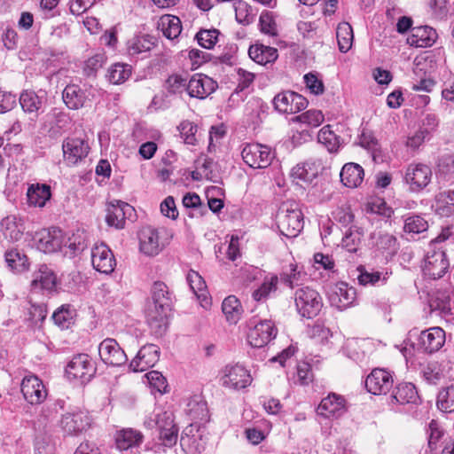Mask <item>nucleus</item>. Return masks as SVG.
<instances>
[{
  "label": "nucleus",
  "instance_id": "f257e3e1",
  "mask_svg": "<svg viewBox=\"0 0 454 454\" xmlns=\"http://www.w3.org/2000/svg\"><path fill=\"white\" fill-rule=\"evenodd\" d=\"M304 217L301 207L294 200L284 202L278 214V227L287 238L296 237L303 229Z\"/></svg>",
  "mask_w": 454,
  "mask_h": 454
},
{
  "label": "nucleus",
  "instance_id": "f03ea898",
  "mask_svg": "<svg viewBox=\"0 0 454 454\" xmlns=\"http://www.w3.org/2000/svg\"><path fill=\"white\" fill-rule=\"evenodd\" d=\"M218 376L222 387L236 391L247 387L253 380L250 372L239 364H226Z\"/></svg>",
  "mask_w": 454,
  "mask_h": 454
},
{
  "label": "nucleus",
  "instance_id": "7ed1b4c3",
  "mask_svg": "<svg viewBox=\"0 0 454 454\" xmlns=\"http://www.w3.org/2000/svg\"><path fill=\"white\" fill-rule=\"evenodd\" d=\"M294 302L298 313L306 318H313L317 316L323 307L320 294L309 286L295 291Z\"/></svg>",
  "mask_w": 454,
  "mask_h": 454
},
{
  "label": "nucleus",
  "instance_id": "20e7f679",
  "mask_svg": "<svg viewBox=\"0 0 454 454\" xmlns=\"http://www.w3.org/2000/svg\"><path fill=\"white\" fill-rule=\"evenodd\" d=\"M449 266L445 248L435 247V244L429 245L422 268L425 277L431 279L441 278L447 272Z\"/></svg>",
  "mask_w": 454,
  "mask_h": 454
},
{
  "label": "nucleus",
  "instance_id": "39448f33",
  "mask_svg": "<svg viewBox=\"0 0 454 454\" xmlns=\"http://www.w3.org/2000/svg\"><path fill=\"white\" fill-rule=\"evenodd\" d=\"M247 341L254 348H262L270 343L278 334V329L271 320L257 321L251 318L248 322Z\"/></svg>",
  "mask_w": 454,
  "mask_h": 454
},
{
  "label": "nucleus",
  "instance_id": "423d86ee",
  "mask_svg": "<svg viewBox=\"0 0 454 454\" xmlns=\"http://www.w3.org/2000/svg\"><path fill=\"white\" fill-rule=\"evenodd\" d=\"M432 176V169L428 165L411 163L404 170L403 182L411 192L417 193L431 183Z\"/></svg>",
  "mask_w": 454,
  "mask_h": 454
},
{
  "label": "nucleus",
  "instance_id": "0eeeda50",
  "mask_svg": "<svg viewBox=\"0 0 454 454\" xmlns=\"http://www.w3.org/2000/svg\"><path fill=\"white\" fill-rule=\"evenodd\" d=\"M427 434V446L420 454H454L453 440L445 436L436 421L429 423Z\"/></svg>",
  "mask_w": 454,
  "mask_h": 454
},
{
  "label": "nucleus",
  "instance_id": "6e6552de",
  "mask_svg": "<svg viewBox=\"0 0 454 454\" xmlns=\"http://www.w3.org/2000/svg\"><path fill=\"white\" fill-rule=\"evenodd\" d=\"M66 373L70 380L81 383L89 382L96 373V366L87 354H79L70 360L66 367Z\"/></svg>",
  "mask_w": 454,
  "mask_h": 454
},
{
  "label": "nucleus",
  "instance_id": "1a4fd4ad",
  "mask_svg": "<svg viewBox=\"0 0 454 454\" xmlns=\"http://www.w3.org/2000/svg\"><path fill=\"white\" fill-rule=\"evenodd\" d=\"M242 158L251 168H263L270 164L273 153L267 144H247L242 150Z\"/></svg>",
  "mask_w": 454,
  "mask_h": 454
},
{
  "label": "nucleus",
  "instance_id": "9d476101",
  "mask_svg": "<svg viewBox=\"0 0 454 454\" xmlns=\"http://www.w3.org/2000/svg\"><path fill=\"white\" fill-rule=\"evenodd\" d=\"M90 422L91 419L87 411L75 408L62 415L59 427L64 434L74 435L89 428Z\"/></svg>",
  "mask_w": 454,
  "mask_h": 454
},
{
  "label": "nucleus",
  "instance_id": "9b49d317",
  "mask_svg": "<svg viewBox=\"0 0 454 454\" xmlns=\"http://www.w3.org/2000/svg\"><path fill=\"white\" fill-rule=\"evenodd\" d=\"M144 438L139 430L131 427L122 428L115 434L116 448L122 454H137Z\"/></svg>",
  "mask_w": 454,
  "mask_h": 454
},
{
  "label": "nucleus",
  "instance_id": "f8f14e48",
  "mask_svg": "<svg viewBox=\"0 0 454 454\" xmlns=\"http://www.w3.org/2000/svg\"><path fill=\"white\" fill-rule=\"evenodd\" d=\"M98 355L102 362L111 366H121L126 364L128 357L116 340L106 338L98 345Z\"/></svg>",
  "mask_w": 454,
  "mask_h": 454
},
{
  "label": "nucleus",
  "instance_id": "ddd939ff",
  "mask_svg": "<svg viewBox=\"0 0 454 454\" xmlns=\"http://www.w3.org/2000/svg\"><path fill=\"white\" fill-rule=\"evenodd\" d=\"M274 106L280 113L293 114L304 110L308 100L294 91H283L275 96Z\"/></svg>",
  "mask_w": 454,
  "mask_h": 454
},
{
  "label": "nucleus",
  "instance_id": "4468645a",
  "mask_svg": "<svg viewBox=\"0 0 454 454\" xmlns=\"http://www.w3.org/2000/svg\"><path fill=\"white\" fill-rule=\"evenodd\" d=\"M20 388L25 400L32 405L42 403L48 395L43 381L34 374L23 378Z\"/></svg>",
  "mask_w": 454,
  "mask_h": 454
},
{
  "label": "nucleus",
  "instance_id": "2eb2a0df",
  "mask_svg": "<svg viewBox=\"0 0 454 454\" xmlns=\"http://www.w3.org/2000/svg\"><path fill=\"white\" fill-rule=\"evenodd\" d=\"M139 249L148 256H155L164 248L160 231L152 226H145L138 232Z\"/></svg>",
  "mask_w": 454,
  "mask_h": 454
},
{
  "label": "nucleus",
  "instance_id": "dca6fc26",
  "mask_svg": "<svg viewBox=\"0 0 454 454\" xmlns=\"http://www.w3.org/2000/svg\"><path fill=\"white\" fill-rule=\"evenodd\" d=\"M347 411L346 399L336 393L324 397L317 408V414L325 419H338Z\"/></svg>",
  "mask_w": 454,
  "mask_h": 454
},
{
  "label": "nucleus",
  "instance_id": "f3484780",
  "mask_svg": "<svg viewBox=\"0 0 454 454\" xmlns=\"http://www.w3.org/2000/svg\"><path fill=\"white\" fill-rule=\"evenodd\" d=\"M371 246L387 259L394 256L399 250L396 237L381 230H375L369 237Z\"/></svg>",
  "mask_w": 454,
  "mask_h": 454
},
{
  "label": "nucleus",
  "instance_id": "a211bd4d",
  "mask_svg": "<svg viewBox=\"0 0 454 454\" xmlns=\"http://www.w3.org/2000/svg\"><path fill=\"white\" fill-rule=\"evenodd\" d=\"M393 383L394 380L390 372L376 368L367 376L365 387L373 395H385L392 388Z\"/></svg>",
  "mask_w": 454,
  "mask_h": 454
},
{
  "label": "nucleus",
  "instance_id": "6ab92c4d",
  "mask_svg": "<svg viewBox=\"0 0 454 454\" xmlns=\"http://www.w3.org/2000/svg\"><path fill=\"white\" fill-rule=\"evenodd\" d=\"M91 263L97 271L106 275L112 273L116 266L113 252L103 243L92 247Z\"/></svg>",
  "mask_w": 454,
  "mask_h": 454
},
{
  "label": "nucleus",
  "instance_id": "aec40b11",
  "mask_svg": "<svg viewBox=\"0 0 454 454\" xmlns=\"http://www.w3.org/2000/svg\"><path fill=\"white\" fill-rule=\"evenodd\" d=\"M169 306L149 303L145 310L146 322L157 335L165 333L168 327V312Z\"/></svg>",
  "mask_w": 454,
  "mask_h": 454
},
{
  "label": "nucleus",
  "instance_id": "412c9836",
  "mask_svg": "<svg viewBox=\"0 0 454 454\" xmlns=\"http://www.w3.org/2000/svg\"><path fill=\"white\" fill-rule=\"evenodd\" d=\"M35 239L37 249L43 253H54L63 247V234L59 229L41 230Z\"/></svg>",
  "mask_w": 454,
  "mask_h": 454
},
{
  "label": "nucleus",
  "instance_id": "4be33fe9",
  "mask_svg": "<svg viewBox=\"0 0 454 454\" xmlns=\"http://www.w3.org/2000/svg\"><path fill=\"white\" fill-rule=\"evenodd\" d=\"M217 88V83L210 77L196 74L187 82V92L190 97L199 99L206 98Z\"/></svg>",
  "mask_w": 454,
  "mask_h": 454
},
{
  "label": "nucleus",
  "instance_id": "5701e85b",
  "mask_svg": "<svg viewBox=\"0 0 454 454\" xmlns=\"http://www.w3.org/2000/svg\"><path fill=\"white\" fill-rule=\"evenodd\" d=\"M160 358V348L154 344L143 346L129 364L133 372H144L153 367Z\"/></svg>",
  "mask_w": 454,
  "mask_h": 454
},
{
  "label": "nucleus",
  "instance_id": "b1692460",
  "mask_svg": "<svg viewBox=\"0 0 454 454\" xmlns=\"http://www.w3.org/2000/svg\"><path fill=\"white\" fill-rule=\"evenodd\" d=\"M445 343V332L441 327H431L422 331L419 337V347L426 353L440 350Z\"/></svg>",
  "mask_w": 454,
  "mask_h": 454
},
{
  "label": "nucleus",
  "instance_id": "393cba45",
  "mask_svg": "<svg viewBox=\"0 0 454 454\" xmlns=\"http://www.w3.org/2000/svg\"><path fill=\"white\" fill-rule=\"evenodd\" d=\"M134 208L123 201L110 202L107 206L106 221L109 226L116 229L124 228L125 221L130 217Z\"/></svg>",
  "mask_w": 454,
  "mask_h": 454
},
{
  "label": "nucleus",
  "instance_id": "a878e982",
  "mask_svg": "<svg viewBox=\"0 0 454 454\" xmlns=\"http://www.w3.org/2000/svg\"><path fill=\"white\" fill-rule=\"evenodd\" d=\"M450 287L435 289L429 294L428 304L432 311H438L442 316L452 315L453 301Z\"/></svg>",
  "mask_w": 454,
  "mask_h": 454
},
{
  "label": "nucleus",
  "instance_id": "bb28decb",
  "mask_svg": "<svg viewBox=\"0 0 454 454\" xmlns=\"http://www.w3.org/2000/svg\"><path fill=\"white\" fill-rule=\"evenodd\" d=\"M157 425L160 430L159 439L166 447L176 445L178 436V427L174 423L172 414L164 412L159 416Z\"/></svg>",
  "mask_w": 454,
  "mask_h": 454
},
{
  "label": "nucleus",
  "instance_id": "cd10ccee",
  "mask_svg": "<svg viewBox=\"0 0 454 454\" xmlns=\"http://www.w3.org/2000/svg\"><path fill=\"white\" fill-rule=\"evenodd\" d=\"M57 285V277L53 270L45 264H42L34 271L31 280V289L34 292L52 291Z\"/></svg>",
  "mask_w": 454,
  "mask_h": 454
},
{
  "label": "nucleus",
  "instance_id": "c85d7f7f",
  "mask_svg": "<svg viewBox=\"0 0 454 454\" xmlns=\"http://www.w3.org/2000/svg\"><path fill=\"white\" fill-rule=\"evenodd\" d=\"M322 169L323 167L320 160H309L294 166L291 169L290 176L294 180L310 184L317 177Z\"/></svg>",
  "mask_w": 454,
  "mask_h": 454
},
{
  "label": "nucleus",
  "instance_id": "c756f323",
  "mask_svg": "<svg viewBox=\"0 0 454 454\" xmlns=\"http://www.w3.org/2000/svg\"><path fill=\"white\" fill-rule=\"evenodd\" d=\"M356 300V290L340 282L337 284L329 295V301L332 306L340 310H343L351 306Z\"/></svg>",
  "mask_w": 454,
  "mask_h": 454
},
{
  "label": "nucleus",
  "instance_id": "7c9ffc66",
  "mask_svg": "<svg viewBox=\"0 0 454 454\" xmlns=\"http://www.w3.org/2000/svg\"><path fill=\"white\" fill-rule=\"evenodd\" d=\"M437 39L436 31L428 26H420L411 28L407 37V43L417 48L432 46Z\"/></svg>",
  "mask_w": 454,
  "mask_h": 454
},
{
  "label": "nucleus",
  "instance_id": "2f4dec72",
  "mask_svg": "<svg viewBox=\"0 0 454 454\" xmlns=\"http://www.w3.org/2000/svg\"><path fill=\"white\" fill-rule=\"evenodd\" d=\"M248 55L255 63L266 66L274 63L278 58V49L262 43H255L249 47Z\"/></svg>",
  "mask_w": 454,
  "mask_h": 454
},
{
  "label": "nucleus",
  "instance_id": "473e14b6",
  "mask_svg": "<svg viewBox=\"0 0 454 454\" xmlns=\"http://www.w3.org/2000/svg\"><path fill=\"white\" fill-rule=\"evenodd\" d=\"M185 413L195 422L207 419V406L200 395H193L185 401Z\"/></svg>",
  "mask_w": 454,
  "mask_h": 454
},
{
  "label": "nucleus",
  "instance_id": "72a5a7b5",
  "mask_svg": "<svg viewBox=\"0 0 454 454\" xmlns=\"http://www.w3.org/2000/svg\"><path fill=\"white\" fill-rule=\"evenodd\" d=\"M359 275L357 280L362 286H383L387 283L392 271L387 269L367 270L364 268H358Z\"/></svg>",
  "mask_w": 454,
  "mask_h": 454
},
{
  "label": "nucleus",
  "instance_id": "f704fd0d",
  "mask_svg": "<svg viewBox=\"0 0 454 454\" xmlns=\"http://www.w3.org/2000/svg\"><path fill=\"white\" fill-rule=\"evenodd\" d=\"M341 183L348 188L358 187L364 180V168L357 163H346L340 174Z\"/></svg>",
  "mask_w": 454,
  "mask_h": 454
},
{
  "label": "nucleus",
  "instance_id": "c9c22d12",
  "mask_svg": "<svg viewBox=\"0 0 454 454\" xmlns=\"http://www.w3.org/2000/svg\"><path fill=\"white\" fill-rule=\"evenodd\" d=\"M62 98L69 109L78 110L84 106L87 96L79 85L68 84L63 90Z\"/></svg>",
  "mask_w": 454,
  "mask_h": 454
},
{
  "label": "nucleus",
  "instance_id": "e433bc0d",
  "mask_svg": "<svg viewBox=\"0 0 454 454\" xmlns=\"http://www.w3.org/2000/svg\"><path fill=\"white\" fill-rule=\"evenodd\" d=\"M51 197V187L46 184H33L27 192V203L31 207H43Z\"/></svg>",
  "mask_w": 454,
  "mask_h": 454
},
{
  "label": "nucleus",
  "instance_id": "4c0bfd02",
  "mask_svg": "<svg viewBox=\"0 0 454 454\" xmlns=\"http://www.w3.org/2000/svg\"><path fill=\"white\" fill-rule=\"evenodd\" d=\"M400 404H417L419 396L415 386L410 382H403L397 385L392 395V402Z\"/></svg>",
  "mask_w": 454,
  "mask_h": 454
},
{
  "label": "nucleus",
  "instance_id": "58836bf2",
  "mask_svg": "<svg viewBox=\"0 0 454 454\" xmlns=\"http://www.w3.org/2000/svg\"><path fill=\"white\" fill-rule=\"evenodd\" d=\"M64 161L67 166H74L89 153L88 144H62Z\"/></svg>",
  "mask_w": 454,
  "mask_h": 454
},
{
  "label": "nucleus",
  "instance_id": "ea45409f",
  "mask_svg": "<svg viewBox=\"0 0 454 454\" xmlns=\"http://www.w3.org/2000/svg\"><path fill=\"white\" fill-rule=\"evenodd\" d=\"M157 39L150 35H140L128 42L127 51L131 56L150 51L155 47Z\"/></svg>",
  "mask_w": 454,
  "mask_h": 454
},
{
  "label": "nucleus",
  "instance_id": "a19ab883",
  "mask_svg": "<svg viewBox=\"0 0 454 454\" xmlns=\"http://www.w3.org/2000/svg\"><path fill=\"white\" fill-rule=\"evenodd\" d=\"M186 278L191 290L201 301L202 306H208L210 300L207 297V285L203 278L197 271L190 270Z\"/></svg>",
  "mask_w": 454,
  "mask_h": 454
},
{
  "label": "nucleus",
  "instance_id": "79ce46f5",
  "mask_svg": "<svg viewBox=\"0 0 454 454\" xmlns=\"http://www.w3.org/2000/svg\"><path fill=\"white\" fill-rule=\"evenodd\" d=\"M158 28L163 35L170 40L177 38L182 31L181 20L178 17L173 15H163L158 22Z\"/></svg>",
  "mask_w": 454,
  "mask_h": 454
},
{
  "label": "nucleus",
  "instance_id": "37998d69",
  "mask_svg": "<svg viewBox=\"0 0 454 454\" xmlns=\"http://www.w3.org/2000/svg\"><path fill=\"white\" fill-rule=\"evenodd\" d=\"M1 228L4 237L11 241H18L24 231L23 224L15 215H8L1 222Z\"/></svg>",
  "mask_w": 454,
  "mask_h": 454
},
{
  "label": "nucleus",
  "instance_id": "c03bdc74",
  "mask_svg": "<svg viewBox=\"0 0 454 454\" xmlns=\"http://www.w3.org/2000/svg\"><path fill=\"white\" fill-rule=\"evenodd\" d=\"M222 310L230 324H237L243 312L239 300L234 295H230L223 300Z\"/></svg>",
  "mask_w": 454,
  "mask_h": 454
},
{
  "label": "nucleus",
  "instance_id": "a18cd8bd",
  "mask_svg": "<svg viewBox=\"0 0 454 454\" xmlns=\"http://www.w3.org/2000/svg\"><path fill=\"white\" fill-rule=\"evenodd\" d=\"M278 277L270 273L264 277L261 286L253 292V298L256 301L266 300L270 294L275 293L278 289Z\"/></svg>",
  "mask_w": 454,
  "mask_h": 454
},
{
  "label": "nucleus",
  "instance_id": "49530a36",
  "mask_svg": "<svg viewBox=\"0 0 454 454\" xmlns=\"http://www.w3.org/2000/svg\"><path fill=\"white\" fill-rule=\"evenodd\" d=\"M435 211L441 216L454 214V191H445L436 196Z\"/></svg>",
  "mask_w": 454,
  "mask_h": 454
},
{
  "label": "nucleus",
  "instance_id": "de8ad7c7",
  "mask_svg": "<svg viewBox=\"0 0 454 454\" xmlns=\"http://www.w3.org/2000/svg\"><path fill=\"white\" fill-rule=\"evenodd\" d=\"M336 38L339 50L341 52L348 51L353 44L354 34L352 27L348 22H341L336 29Z\"/></svg>",
  "mask_w": 454,
  "mask_h": 454
},
{
  "label": "nucleus",
  "instance_id": "09e8293b",
  "mask_svg": "<svg viewBox=\"0 0 454 454\" xmlns=\"http://www.w3.org/2000/svg\"><path fill=\"white\" fill-rule=\"evenodd\" d=\"M131 75V67L123 63L113 64L107 71L106 77L113 84H121Z\"/></svg>",
  "mask_w": 454,
  "mask_h": 454
},
{
  "label": "nucleus",
  "instance_id": "8fccbe9b",
  "mask_svg": "<svg viewBox=\"0 0 454 454\" xmlns=\"http://www.w3.org/2000/svg\"><path fill=\"white\" fill-rule=\"evenodd\" d=\"M4 257L8 267L16 272H22L28 268L27 257L17 249L6 251Z\"/></svg>",
  "mask_w": 454,
  "mask_h": 454
},
{
  "label": "nucleus",
  "instance_id": "3c124183",
  "mask_svg": "<svg viewBox=\"0 0 454 454\" xmlns=\"http://www.w3.org/2000/svg\"><path fill=\"white\" fill-rule=\"evenodd\" d=\"M20 104L25 113H37L43 106L39 96L32 90H25L20 94Z\"/></svg>",
  "mask_w": 454,
  "mask_h": 454
},
{
  "label": "nucleus",
  "instance_id": "603ef678",
  "mask_svg": "<svg viewBox=\"0 0 454 454\" xmlns=\"http://www.w3.org/2000/svg\"><path fill=\"white\" fill-rule=\"evenodd\" d=\"M75 316L74 308L70 304H64L53 313L52 318L56 325L62 328H68Z\"/></svg>",
  "mask_w": 454,
  "mask_h": 454
},
{
  "label": "nucleus",
  "instance_id": "864d4df0",
  "mask_svg": "<svg viewBox=\"0 0 454 454\" xmlns=\"http://www.w3.org/2000/svg\"><path fill=\"white\" fill-rule=\"evenodd\" d=\"M65 408V401L61 399H58L52 403H48L45 404L41 411L39 415V420L44 424L52 421L58 416V414L64 411Z\"/></svg>",
  "mask_w": 454,
  "mask_h": 454
},
{
  "label": "nucleus",
  "instance_id": "5fc2aeb1",
  "mask_svg": "<svg viewBox=\"0 0 454 454\" xmlns=\"http://www.w3.org/2000/svg\"><path fill=\"white\" fill-rule=\"evenodd\" d=\"M428 229L427 222L420 215H412L404 218L403 231L408 234H419Z\"/></svg>",
  "mask_w": 454,
  "mask_h": 454
},
{
  "label": "nucleus",
  "instance_id": "6e6d98bb",
  "mask_svg": "<svg viewBox=\"0 0 454 454\" xmlns=\"http://www.w3.org/2000/svg\"><path fill=\"white\" fill-rule=\"evenodd\" d=\"M437 407L444 412L454 411V382L439 392Z\"/></svg>",
  "mask_w": 454,
  "mask_h": 454
},
{
  "label": "nucleus",
  "instance_id": "4d7b16f0",
  "mask_svg": "<svg viewBox=\"0 0 454 454\" xmlns=\"http://www.w3.org/2000/svg\"><path fill=\"white\" fill-rule=\"evenodd\" d=\"M438 176L446 181L454 178V155L445 153L442 155L437 163Z\"/></svg>",
  "mask_w": 454,
  "mask_h": 454
},
{
  "label": "nucleus",
  "instance_id": "13d9d810",
  "mask_svg": "<svg viewBox=\"0 0 454 454\" xmlns=\"http://www.w3.org/2000/svg\"><path fill=\"white\" fill-rule=\"evenodd\" d=\"M152 302L159 305H165L170 307V294L168 286L161 281L153 283L151 290Z\"/></svg>",
  "mask_w": 454,
  "mask_h": 454
},
{
  "label": "nucleus",
  "instance_id": "bf43d9fd",
  "mask_svg": "<svg viewBox=\"0 0 454 454\" xmlns=\"http://www.w3.org/2000/svg\"><path fill=\"white\" fill-rule=\"evenodd\" d=\"M220 35L217 29H202L196 35V39L200 46L205 49H213L218 41Z\"/></svg>",
  "mask_w": 454,
  "mask_h": 454
},
{
  "label": "nucleus",
  "instance_id": "052dcab7",
  "mask_svg": "<svg viewBox=\"0 0 454 454\" xmlns=\"http://www.w3.org/2000/svg\"><path fill=\"white\" fill-rule=\"evenodd\" d=\"M177 129L181 137L187 142H196L198 139H200L201 135L200 133L198 134V126L190 121H183L178 125Z\"/></svg>",
  "mask_w": 454,
  "mask_h": 454
},
{
  "label": "nucleus",
  "instance_id": "680f3d73",
  "mask_svg": "<svg viewBox=\"0 0 454 454\" xmlns=\"http://www.w3.org/2000/svg\"><path fill=\"white\" fill-rule=\"evenodd\" d=\"M422 375L427 383L434 385L437 384L443 378L441 366L436 362L428 363L422 369Z\"/></svg>",
  "mask_w": 454,
  "mask_h": 454
},
{
  "label": "nucleus",
  "instance_id": "e2e57ef3",
  "mask_svg": "<svg viewBox=\"0 0 454 454\" xmlns=\"http://www.w3.org/2000/svg\"><path fill=\"white\" fill-rule=\"evenodd\" d=\"M292 121L317 127L324 121V115L321 111L309 110L300 115L294 117Z\"/></svg>",
  "mask_w": 454,
  "mask_h": 454
},
{
  "label": "nucleus",
  "instance_id": "0e129e2a",
  "mask_svg": "<svg viewBox=\"0 0 454 454\" xmlns=\"http://www.w3.org/2000/svg\"><path fill=\"white\" fill-rule=\"evenodd\" d=\"M428 6L434 19L442 20L449 14L448 0H429Z\"/></svg>",
  "mask_w": 454,
  "mask_h": 454
},
{
  "label": "nucleus",
  "instance_id": "69168bd1",
  "mask_svg": "<svg viewBox=\"0 0 454 454\" xmlns=\"http://www.w3.org/2000/svg\"><path fill=\"white\" fill-rule=\"evenodd\" d=\"M259 22L262 33L270 36L278 35L277 24L271 13L268 12H262L260 16Z\"/></svg>",
  "mask_w": 454,
  "mask_h": 454
},
{
  "label": "nucleus",
  "instance_id": "338daca9",
  "mask_svg": "<svg viewBox=\"0 0 454 454\" xmlns=\"http://www.w3.org/2000/svg\"><path fill=\"white\" fill-rule=\"evenodd\" d=\"M106 60V57L102 53H98L89 58L83 66V72L87 76L95 75V74L99 70L104 62Z\"/></svg>",
  "mask_w": 454,
  "mask_h": 454
},
{
  "label": "nucleus",
  "instance_id": "774afa93",
  "mask_svg": "<svg viewBox=\"0 0 454 454\" xmlns=\"http://www.w3.org/2000/svg\"><path fill=\"white\" fill-rule=\"evenodd\" d=\"M145 376L147 378L148 383L150 384L153 389L156 390L160 394L166 391V388L168 387L167 380L160 372L152 371L146 373Z\"/></svg>",
  "mask_w": 454,
  "mask_h": 454
}]
</instances>
